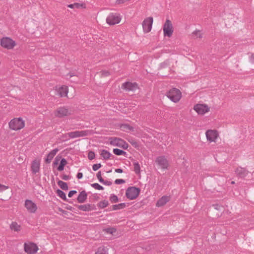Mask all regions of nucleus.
Instances as JSON below:
<instances>
[{
    "label": "nucleus",
    "mask_w": 254,
    "mask_h": 254,
    "mask_svg": "<svg viewBox=\"0 0 254 254\" xmlns=\"http://www.w3.org/2000/svg\"><path fill=\"white\" fill-rule=\"evenodd\" d=\"M235 173L238 177L244 178L248 175L249 171L245 168L238 167L236 169Z\"/></svg>",
    "instance_id": "2eb2a0df"
},
{
    "label": "nucleus",
    "mask_w": 254,
    "mask_h": 254,
    "mask_svg": "<svg viewBox=\"0 0 254 254\" xmlns=\"http://www.w3.org/2000/svg\"><path fill=\"white\" fill-rule=\"evenodd\" d=\"M250 62L252 63V64H254V54H253L252 55H251V57L250 58Z\"/></svg>",
    "instance_id": "864d4df0"
},
{
    "label": "nucleus",
    "mask_w": 254,
    "mask_h": 254,
    "mask_svg": "<svg viewBox=\"0 0 254 254\" xmlns=\"http://www.w3.org/2000/svg\"><path fill=\"white\" fill-rule=\"evenodd\" d=\"M40 163L39 161L35 160L32 161L31 166V171L33 174H36L40 171Z\"/></svg>",
    "instance_id": "a211bd4d"
},
{
    "label": "nucleus",
    "mask_w": 254,
    "mask_h": 254,
    "mask_svg": "<svg viewBox=\"0 0 254 254\" xmlns=\"http://www.w3.org/2000/svg\"><path fill=\"white\" fill-rule=\"evenodd\" d=\"M82 6L81 4H80L79 3H74L73 4H70L67 5L68 7H70L71 8H79L81 7Z\"/></svg>",
    "instance_id": "e433bc0d"
},
{
    "label": "nucleus",
    "mask_w": 254,
    "mask_h": 254,
    "mask_svg": "<svg viewBox=\"0 0 254 254\" xmlns=\"http://www.w3.org/2000/svg\"><path fill=\"white\" fill-rule=\"evenodd\" d=\"M101 73L102 75L104 76H107L110 74L108 70H102L101 71Z\"/></svg>",
    "instance_id": "09e8293b"
},
{
    "label": "nucleus",
    "mask_w": 254,
    "mask_h": 254,
    "mask_svg": "<svg viewBox=\"0 0 254 254\" xmlns=\"http://www.w3.org/2000/svg\"><path fill=\"white\" fill-rule=\"evenodd\" d=\"M59 210H60V211L62 212H63V213H64V214H66V212H67V211H66L62 209V208H59Z\"/></svg>",
    "instance_id": "6e6d98bb"
},
{
    "label": "nucleus",
    "mask_w": 254,
    "mask_h": 254,
    "mask_svg": "<svg viewBox=\"0 0 254 254\" xmlns=\"http://www.w3.org/2000/svg\"><path fill=\"white\" fill-rule=\"evenodd\" d=\"M77 178L78 179H80L82 178L83 177V174L82 173H78L77 174V176H76Z\"/></svg>",
    "instance_id": "603ef678"
},
{
    "label": "nucleus",
    "mask_w": 254,
    "mask_h": 254,
    "mask_svg": "<svg viewBox=\"0 0 254 254\" xmlns=\"http://www.w3.org/2000/svg\"><path fill=\"white\" fill-rule=\"evenodd\" d=\"M77 193V191L76 190H71L68 192V196L69 197H71L73 194Z\"/></svg>",
    "instance_id": "3c124183"
},
{
    "label": "nucleus",
    "mask_w": 254,
    "mask_h": 254,
    "mask_svg": "<svg viewBox=\"0 0 254 254\" xmlns=\"http://www.w3.org/2000/svg\"><path fill=\"white\" fill-rule=\"evenodd\" d=\"M205 134L207 140L211 142L215 141L218 135L217 131L213 130H208Z\"/></svg>",
    "instance_id": "f3484780"
},
{
    "label": "nucleus",
    "mask_w": 254,
    "mask_h": 254,
    "mask_svg": "<svg viewBox=\"0 0 254 254\" xmlns=\"http://www.w3.org/2000/svg\"><path fill=\"white\" fill-rule=\"evenodd\" d=\"M140 191V189L134 187H130L126 190V195L127 198L133 200L138 196Z\"/></svg>",
    "instance_id": "20e7f679"
},
{
    "label": "nucleus",
    "mask_w": 254,
    "mask_h": 254,
    "mask_svg": "<svg viewBox=\"0 0 254 254\" xmlns=\"http://www.w3.org/2000/svg\"><path fill=\"white\" fill-rule=\"evenodd\" d=\"M134 171L136 174H139L140 172V165L138 162H134L133 163Z\"/></svg>",
    "instance_id": "72a5a7b5"
},
{
    "label": "nucleus",
    "mask_w": 254,
    "mask_h": 254,
    "mask_svg": "<svg viewBox=\"0 0 254 254\" xmlns=\"http://www.w3.org/2000/svg\"><path fill=\"white\" fill-rule=\"evenodd\" d=\"M62 138H63V140L65 141H67L70 138H71L70 137H69V132L67 133H66V134H63L62 135Z\"/></svg>",
    "instance_id": "a19ab883"
},
{
    "label": "nucleus",
    "mask_w": 254,
    "mask_h": 254,
    "mask_svg": "<svg viewBox=\"0 0 254 254\" xmlns=\"http://www.w3.org/2000/svg\"><path fill=\"white\" fill-rule=\"evenodd\" d=\"M167 65V64L165 62L161 64V66L162 67H165Z\"/></svg>",
    "instance_id": "4d7b16f0"
},
{
    "label": "nucleus",
    "mask_w": 254,
    "mask_h": 254,
    "mask_svg": "<svg viewBox=\"0 0 254 254\" xmlns=\"http://www.w3.org/2000/svg\"><path fill=\"white\" fill-rule=\"evenodd\" d=\"M125 183V181L123 179H116L115 181V183L116 184H124Z\"/></svg>",
    "instance_id": "a18cd8bd"
},
{
    "label": "nucleus",
    "mask_w": 254,
    "mask_h": 254,
    "mask_svg": "<svg viewBox=\"0 0 254 254\" xmlns=\"http://www.w3.org/2000/svg\"><path fill=\"white\" fill-rule=\"evenodd\" d=\"M127 205L126 203H121L118 204H115L112 206L113 210H119L122 209L126 207Z\"/></svg>",
    "instance_id": "a878e982"
},
{
    "label": "nucleus",
    "mask_w": 254,
    "mask_h": 254,
    "mask_svg": "<svg viewBox=\"0 0 254 254\" xmlns=\"http://www.w3.org/2000/svg\"><path fill=\"white\" fill-rule=\"evenodd\" d=\"M53 158L54 157H53L50 153H49L45 159V162L47 163H50Z\"/></svg>",
    "instance_id": "ea45409f"
},
{
    "label": "nucleus",
    "mask_w": 254,
    "mask_h": 254,
    "mask_svg": "<svg viewBox=\"0 0 254 254\" xmlns=\"http://www.w3.org/2000/svg\"><path fill=\"white\" fill-rule=\"evenodd\" d=\"M61 178L64 180L67 181L69 180L70 177L68 175L64 174L61 176Z\"/></svg>",
    "instance_id": "de8ad7c7"
},
{
    "label": "nucleus",
    "mask_w": 254,
    "mask_h": 254,
    "mask_svg": "<svg viewBox=\"0 0 254 254\" xmlns=\"http://www.w3.org/2000/svg\"><path fill=\"white\" fill-rule=\"evenodd\" d=\"M67 164V161L65 158H62L61 160L60 165L58 167V170L63 171L64 169V166Z\"/></svg>",
    "instance_id": "bb28decb"
},
{
    "label": "nucleus",
    "mask_w": 254,
    "mask_h": 254,
    "mask_svg": "<svg viewBox=\"0 0 254 254\" xmlns=\"http://www.w3.org/2000/svg\"><path fill=\"white\" fill-rule=\"evenodd\" d=\"M9 188L8 186H6L0 184V192H2Z\"/></svg>",
    "instance_id": "c03bdc74"
},
{
    "label": "nucleus",
    "mask_w": 254,
    "mask_h": 254,
    "mask_svg": "<svg viewBox=\"0 0 254 254\" xmlns=\"http://www.w3.org/2000/svg\"><path fill=\"white\" fill-rule=\"evenodd\" d=\"M92 133V130H77L75 131L69 132V137L71 138H74L76 137H84L90 135Z\"/></svg>",
    "instance_id": "6e6552de"
},
{
    "label": "nucleus",
    "mask_w": 254,
    "mask_h": 254,
    "mask_svg": "<svg viewBox=\"0 0 254 254\" xmlns=\"http://www.w3.org/2000/svg\"><path fill=\"white\" fill-rule=\"evenodd\" d=\"M110 200L112 203H116V202H118L119 199L117 195H116L114 194H112L111 195V196L110 197Z\"/></svg>",
    "instance_id": "f704fd0d"
},
{
    "label": "nucleus",
    "mask_w": 254,
    "mask_h": 254,
    "mask_svg": "<svg viewBox=\"0 0 254 254\" xmlns=\"http://www.w3.org/2000/svg\"><path fill=\"white\" fill-rule=\"evenodd\" d=\"M101 183L105 185H107V186H109L112 185V183L111 181H109L107 180H104V182H101Z\"/></svg>",
    "instance_id": "8fccbe9b"
},
{
    "label": "nucleus",
    "mask_w": 254,
    "mask_h": 254,
    "mask_svg": "<svg viewBox=\"0 0 254 254\" xmlns=\"http://www.w3.org/2000/svg\"><path fill=\"white\" fill-rule=\"evenodd\" d=\"M109 204L108 201L106 200H104L99 202L98 203V207L100 208H104L107 207Z\"/></svg>",
    "instance_id": "2f4dec72"
},
{
    "label": "nucleus",
    "mask_w": 254,
    "mask_h": 254,
    "mask_svg": "<svg viewBox=\"0 0 254 254\" xmlns=\"http://www.w3.org/2000/svg\"><path fill=\"white\" fill-rule=\"evenodd\" d=\"M59 149L58 148H55L52 150L49 153L53 156L54 157L56 153L58 152Z\"/></svg>",
    "instance_id": "49530a36"
},
{
    "label": "nucleus",
    "mask_w": 254,
    "mask_h": 254,
    "mask_svg": "<svg viewBox=\"0 0 254 254\" xmlns=\"http://www.w3.org/2000/svg\"><path fill=\"white\" fill-rule=\"evenodd\" d=\"M163 33L164 36L170 37L173 33V27L172 22L169 19H167L163 25Z\"/></svg>",
    "instance_id": "0eeeda50"
},
{
    "label": "nucleus",
    "mask_w": 254,
    "mask_h": 254,
    "mask_svg": "<svg viewBox=\"0 0 254 254\" xmlns=\"http://www.w3.org/2000/svg\"><path fill=\"white\" fill-rule=\"evenodd\" d=\"M170 200V197L168 196H163L161 197L156 203V206L161 207L164 205L167 202Z\"/></svg>",
    "instance_id": "aec40b11"
},
{
    "label": "nucleus",
    "mask_w": 254,
    "mask_h": 254,
    "mask_svg": "<svg viewBox=\"0 0 254 254\" xmlns=\"http://www.w3.org/2000/svg\"><path fill=\"white\" fill-rule=\"evenodd\" d=\"M121 20L120 14L118 13H111L107 16L106 22L110 25H114L119 23Z\"/></svg>",
    "instance_id": "423d86ee"
},
{
    "label": "nucleus",
    "mask_w": 254,
    "mask_h": 254,
    "mask_svg": "<svg viewBox=\"0 0 254 254\" xmlns=\"http://www.w3.org/2000/svg\"><path fill=\"white\" fill-rule=\"evenodd\" d=\"M156 162L163 169H167L168 166V162L164 156H159L156 158Z\"/></svg>",
    "instance_id": "dca6fc26"
},
{
    "label": "nucleus",
    "mask_w": 254,
    "mask_h": 254,
    "mask_svg": "<svg viewBox=\"0 0 254 254\" xmlns=\"http://www.w3.org/2000/svg\"><path fill=\"white\" fill-rule=\"evenodd\" d=\"M101 155L104 159L108 160L110 158L112 155L107 150L103 149L101 151Z\"/></svg>",
    "instance_id": "393cba45"
},
{
    "label": "nucleus",
    "mask_w": 254,
    "mask_h": 254,
    "mask_svg": "<svg viewBox=\"0 0 254 254\" xmlns=\"http://www.w3.org/2000/svg\"><path fill=\"white\" fill-rule=\"evenodd\" d=\"M115 172L116 173H122L123 172V170L122 169L118 168V169H115Z\"/></svg>",
    "instance_id": "5fc2aeb1"
},
{
    "label": "nucleus",
    "mask_w": 254,
    "mask_h": 254,
    "mask_svg": "<svg viewBox=\"0 0 254 254\" xmlns=\"http://www.w3.org/2000/svg\"><path fill=\"white\" fill-rule=\"evenodd\" d=\"M153 22L152 17H147L143 21L142 25L144 32L148 33L151 31Z\"/></svg>",
    "instance_id": "9d476101"
},
{
    "label": "nucleus",
    "mask_w": 254,
    "mask_h": 254,
    "mask_svg": "<svg viewBox=\"0 0 254 254\" xmlns=\"http://www.w3.org/2000/svg\"><path fill=\"white\" fill-rule=\"evenodd\" d=\"M108 232L110 233H113L114 232H115V231L114 230V231L112 230H109L108 231Z\"/></svg>",
    "instance_id": "bf43d9fd"
},
{
    "label": "nucleus",
    "mask_w": 254,
    "mask_h": 254,
    "mask_svg": "<svg viewBox=\"0 0 254 254\" xmlns=\"http://www.w3.org/2000/svg\"><path fill=\"white\" fill-rule=\"evenodd\" d=\"M108 248L104 246L100 247L98 249L95 254H108Z\"/></svg>",
    "instance_id": "5701e85b"
},
{
    "label": "nucleus",
    "mask_w": 254,
    "mask_h": 254,
    "mask_svg": "<svg viewBox=\"0 0 254 254\" xmlns=\"http://www.w3.org/2000/svg\"><path fill=\"white\" fill-rule=\"evenodd\" d=\"M25 207L29 212L32 213H35L37 209L36 204L32 200L29 199H26L25 201Z\"/></svg>",
    "instance_id": "ddd939ff"
},
{
    "label": "nucleus",
    "mask_w": 254,
    "mask_h": 254,
    "mask_svg": "<svg viewBox=\"0 0 254 254\" xmlns=\"http://www.w3.org/2000/svg\"><path fill=\"white\" fill-rule=\"evenodd\" d=\"M25 126L24 121L21 118H14L9 123V127L14 130H20Z\"/></svg>",
    "instance_id": "f03ea898"
},
{
    "label": "nucleus",
    "mask_w": 254,
    "mask_h": 254,
    "mask_svg": "<svg viewBox=\"0 0 254 254\" xmlns=\"http://www.w3.org/2000/svg\"><path fill=\"white\" fill-rule=\"evenodd\" d=\"M24 249V251L28 254H34L38 250L37 245L33 243L29 244L25 243Z\"/></svg>",
    "instance_id": "9b49d317"
},
{
    "label": "nucleus",
    "mask_w": 254,
    "mask_h": 254,
    "mask_svg": "<svg viewBox=\"0 0 254 254\" xmlns=\"http://www.w3.org/2000/svg\"><path fill=\"white\" fill-rule=\"evenodd\" d=\"M77 207L79 210L83 211H89L95 209V206L94 204H90L78 205Z\"/></svg>",
    "instance_id": "6ab92c4d"
},
{
    "label": "nucleus",
    "mask_w": 254,
    "mask_h": 254,
    "mask_svg": "<svg viewBox=\"0 0 254 254\" xmlns=\"http://www.w3.org/2000/svg\"><path fill=\"white\" fill-rule=\"evenodd\" d=\"M101 167V164L99 163V164H95L93 165L92 166V169L94 171H97V170H98Z\"/></svg>",
    "instance_id": "79ce46f5"
},
{
    "label": "nucleus",
    "mask_w": 254,
    "mask_h": 254,
    "mask_svg": "<svg viewBox=\"0 0 254 254\" xmlns=\"http://www.w3.org/2000/svg\"><path fill=\"white\" fill-rule=\"evenodd\" d=\"M72 111L68 107H60L55 111V116L58 118H63L71 114Z\"/></svg>",
    "instance_id": "7ed1b4c3"
},
{
    "label": "nucleus",
    "mask_w": 254,
    "mask_h": 254,
    "mask_svg": "<svg viewBox=\"0 0 254 254\" xmlns=\"http://www.w3.org/2000/svg\"><path fill=\"white\" fill-rule=\"evenodd\" d=\"M166 95L172 102L177 103L182 97V93L178 89L173 88L166 92Z\"/></svg>",
    "instance_id": "f257e3e1"
},
{
    "label": "nucleus",
    "mask_w": 254,
    "mask_h": 254,
    "mask_svg": "<svg viewBox=\"0 0 254 254\" xmlns=\"http://www.w3.org/2000/svg\"><path fill=\"white\" fill-rule=\"evenodd\" d=\"M113 153L117 155H124L125 156L127 154L126 152L119 149L118 148H114L113 149Z\"/></svg>",
    "instance_id": "7c9ffc66"
},
{
    "label": "nucleus",
    "mask_w": 254,
    "mask_h": 254,
    "mask_svg": "<svg viewBox=\"0 0 254 254\" xmlns=\"http://www.w3.org/2000/svg\"><path fill=\"white\" fill-rule=\"evenodd\" d=\"M53 164H54V165H57V164H58V160H56H56L54 161V162H53Z\"/></svg>",
    "instance_id": "13d9d810"
},
{
    "label": "nucleus",
    "mask_w": 254,
    "mask_h": 254,
    "mask_svg": "<svg viewBox=\"0 0 254 254\" xmlns=\"http://www.w3.org/2000/svg\"><path fill=\"white\" fill-rule=\"evenodd\" d=\"M110 144L114 145L119 146L124 149H127L128 148V144L123 139L117 137H110L109 139Z\"/></svg>",
    "instance_id": "39448f33"
},
{
    "label": "nucleus",
    "mask_w": 254,
    "mask_h": 254,
    "mask_svg": "<svg viewBox=\"0 0 254 254\" xmlns=\"http://www.w3.org/2000/svg\"><path fill=\"white\" fill-rule=\"evenodd\" d=\"M58 185L63 190H68V186L66 183H65L62 181H59L58 182Z\"/></svg>",
    "instance_id": "c756f323"
},
{
    "label": "nucleus",
    "mask_w": 254,
    "mask_h": 254,
    "mask_svg": "<svg viewBox=\"0 0 254 254\" xmlns=\"http://www.w3.org/2000/svg\"><path fill=\"white\" fill-rule=\"evenodd\" d=\"M193 109L198 114L203 115L209 111V108L206 104H196Z\"/></svg>",
    "instance_id": "f8f14e48"
},
{
    "label": "nucleus",
    "mask_w": 254,
    "mask_h": 254,
    "mask_svg": "<svg viewBox=\"0 0 254 254\" xmlns=\"http://www.w3.org/2000/svg\"><path fill=\"white\" fill-rule=\"evenodd\" d=\"M57 194L59 197H60L63 200L68 201L66 197L65 193L63 190L59 189L57 190Z\"/></svg>",
    "instance_id": "cd10ccee"
},
{
    "label": "nucleus",
    "mask_w": 254,
    "mask_h": 254,
    "mask_svg": "<svg viewBox=\"0 0 254 254\" xmlns=\"http://www.w3.org/2000/svg\"><path fill=\"white\" fill-rule=\"evenodd\" d=\"M96 176L100 183L104 182V179L101 177V172L99 171L96 175Z\"/></svg>",
    "instance_id": "37998d69"
},
{
    "label": "nucleus",
    "mask_w": 254,
    "mask_h": 254,
    "mask_svg": "<svg viewBox=\"0 0 254 254\" xmlns=\"http://www.w3.org/2000/svg\"><path fill=\"white\" fill-rule=\"evenodd\" d=\"M88 159L90 160H93L95 157V154L93 151H90L88 153Z\"/></svg>",
    "instance_id": "58836bf2"
},
{
    "label": "nucleus",
    "mask_w": 254,
    "mask_h": 254,
    "mask_svg": "<svg viewBox=\"0 0 254 254\" xmlns=\"http://www.w3.org/2000/svg\"><path fill=\"white\" fill-rule=\"evenodd\" d=\"M57 92L60 97H65L67 96L68 93L67 87L66 86H62L58 89Z\"/></svg>",
    "instance_id": "412c9836"
},
{
    "label": "nucleus",
    "mask_w": 254,
    "mask_h": 254,
    "mask_svg": "<svg viewBox=\"0 0 254 254\" xmlns=\"http://www.w3.org/2000/svg\"><path fill=\"white\" fill-rule=\"evenodd\" d=\"M91 186H92V187H93V188H94L95 189H96V190H104V188L98 183L92 184L91 185Z\"/></svg>",
    "instance_id": "c9c22d12"
},
{
    "label": "nucleus",
    "mask_w": 254,
    "mask_h": 254,
    "mask_svg": "<svg viewBox=\"0 0 254 254\" xmlns=\"http://www.w3.org/2000/svg\"><path fill=\"white\" fill-rule=\"evenodd\" d=\"M235 182H234V181H232V182H231V184H235Z\"/></svg>",
    "instance_id": "052dcab7"
},
{
    "label": "nucleus",
    "mask_w": 254,
    "mask_h": 254,
    "mask_svg": "<svg viewBox=\"0 0 254 254\" xmlns=\"http://www.w3.org/2000/svg\"><path fill=\"white\" fill-rule=\"evenodd\" d=\"M10 228L12 230H14L16 232H19L20 231L21 227L17 223L13 222L10 224Z\"/></svg>",
    "instance_id": "b1692460"
},
{
    "label": "nucleus",
    "mask_w": 254,
    "mask_h": 254,
    "mask_svg": "<svg viewBox=\"0 0 254 254\" xmlns=\"http://www.w3.org/2000/svg\"><path fill=\"white\" fill-rule=\"evenodd\" d=\"M192 35L194 37L196 38H201V32L200 31H194L192 33Z\"/></svg>",
    "instance_id": "4c0bfd02"
},
{
    "label": "nucleus",
    "mask_w": 254,
    "mask_h": 254,
    "mask_svg": "<svg viewBox=\"0 0 254 254\" xmlns=\"http://www.w3.org/2000/svg\"><path fill=\"white\" fill-rule=\"evenodd\" d=\"M121 127L124 131H127V130H133V128L127 124H123L121 125Z\"/></svg>",
    "instance_id": "473e14b6"
},
{
    "label": "nucleus",
    "mask_w": 254,
    "mask_h": 254,
    "mask_svg": "<svg viewBox=\"0 0 254 254\" xmlns=\"http://www.w3.org/2000/svg\"><path fill=\"white\" fill-rule=\"evenodd\" d=\"M0 45L4 48L7 49H11L15 46V43L11 39L8 37H5L2 38L1 39Z\"/></svg>",
    "instance_id": "1a4fd4ad"
},
{
    "label": "nucleus",
    "mask_w": 254,
    "mask_h": 254,
    "mask_svg": "<svg viewBox=\"0 0 254 254\" xmlns=\"http://www.w3.org/2000/svg\"><path fill=\"white\" fill-rule=\"evenodd\" d=\"M122 88L127 91H133L138 88V85L135 82H126L122 84Z\"/></svg>",
    "instance_id": "4468645a"
},
{
    "label": "nucleus",
    "mask_w": 254,
    "mask_h": 254,
    "mask_svg": "<svg viewBox=\"0 0 254 254\" xmlns=\"http://www.w3.org/2000/svg\"><path fill=\"white\" fill-rule=\"evenodd\" d=\"M128 142L135 148L138 149L139 148V143L133 138H130L128 140Z\"/></svg>",
    "instance_id": "c85d7f7f"
},
{
    "label": "nucleus",
    "mask_w": 254,
    "mask_h": 254,
    "mask_svg": "<svg viewBox=\"0 0 254 254\" xmlns=\"http://www.w3.org/2000/svg\"><path fill=\"white\" fill-rule=\"evenodd\" d=\"M87 198V194L85 190H83L80 192L77 200L79 203H83L85 201Z\"/></svg>",
    "instance_id": "4be33fe9"
},
{
    "label": "nucleus",
    "mask_w": 254,
    "mask_h": 254,
    "mask_svg": "<svg viewBox=\"0 0 254 254\" xmlns=\"http://www.w3.org/2000/svg\"><path fill=\"white\" fill-rule=\"evenodd\" d=\"M73 76V75H72V74H70V77H72V76Z\"/></svg>",
    "instance_id": "680f3d73"
}]
</instances>
